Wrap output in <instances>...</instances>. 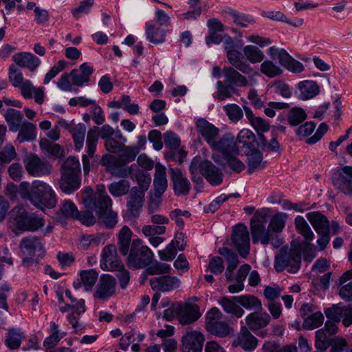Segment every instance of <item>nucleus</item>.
<instances>
[{"mask_svg":"<svg viewBox=\"0 0 352 352\" xmlns=\"http://www.w3.org/2000/svg\"><path fill=\"white\" fill-rule=\"evenodd\" d=\"M331 339L329 338V334L325 329H320L316 332L315 346L321 351H326L329 347Z\"/></svg>","mask_w":352,"mask_h":352,"instance_id":"nucleus-60","label":"nucleus"},{"mask_svg":"<svg viewBox=\"0 0 352 352\" xmlns=\"http://www.w3.org/2000/svg\"><path fill=\"white\" fill-rule=\"evenodd\" d=\"M249 84V81L247 79V84L245 85H239L232 82H229L227 80V78H225L223 81H218L217 82V91L216 92V98L218 100H225L227 98H230L232 96V94L236 91V89L234 87H247Z\"/></svg>","mask_w":352,"mask_h":352,"instance_id":"nucleus-31","label":"nucleus"},{"mask_svg":"<svg viewBox=\"0 0 352 352\" xmlns=\"http://www.w3.org/2000/svg\"><path fill=\"white\" fill-rule=\"evenodd\" d=\"M82 200L87 209L96 211L99 221L108 228L118 223V214L111 210L112 201L104 185H98L95 191L87 187L82 192Z\"/></svg>","mask_w":352,"mask_h":352,"instance_id":"nucleus-1","label":"nucleus"},{"mask_svg":"<svg viewBox=\"0 0 352 352\" xmlns=\"http://www.w3.org/2000/svg\"><path fill=\"white\" fill-rule=\"evenodd\" d=\"M8 76L10 82L14 87H19L25 82L22 72L14 64L9 67Z\"/></svg>","mask_w":352,"mask_h":352,"instance_id":"nucleus-61","label":"nucleus"},{"mask_svg":"<svg viewBox=\"0 0 352 352\" xmlns=\"http://www.w3.org/2000/svg\"><path fill=\"white\" fill-rule=\"evenodd\" d=\"M60 124L67 129L72 134L76 149L80 151L83 148L86 126L83 124H69L66 122H60Z\"/></svg>","mask_w":352,"mask_h":352,"instance_id":"nucleus-28","label":"nucleus"},{"mask_svg":"<svg viewBox=\"0 0 352 352\" xmlns=\"http://www.w3.org/2000/svg\"><path fill=\"white\" fill-rule=\"evenodd\" d=\"M61 177L59 181V186L63 192L71 194L78 190L80 186V176L60 173Z\"/></svg>","mask_w":352,"mask_h":352,"instance_id":"nucleus-35","label":"nucleus"},{"mask_svg":"<svg viewBox=\"0 0 352 352\" xmlns=\"http://www.w3.org/2000/svg\"><path fill=\"white\" fill-rule=\"evenodd\" d=\"M307 118L305 111L300 107H294L287 114V121L291 126H298Z\"/></svg>","mask_w":352,"mask_h":352,"instance_id":"nucleus-55","label":"nucleus"},{"mask_svg":"<svg viewBox=\"0 0 352 352\" xmlns=\"http://www.w3.org/2000/svg\"><path fill=\"white\" fill-rule=\"evenodd\" d=\"M222 313L219 309L213 307L206 315V329L207 331L221 321Z\"/></svg>","mask_w":352,"mask_h":352,"instance_id":"nucleus-64","label":"nucleus"},{"mask_svg":"<svg viewBox=\"0 0 352 352\" xmlns=\"http://www.w3.org/2000/svg\"><path fill=\"white\" fill-rule=\"evenodd\" d=\"M94 68L87 63L82 64L79 69H73L70 72L73 85L82 87L89 81L90 76L93 74Z\"/></svg>","mask_w":352,"mask_h":352,"instance_id":"nucleus-29","label":"nucleus"},{"mask_svg":"<svg viewBox=\"0 0 352 352\" xmlns=\"http://www.w3.org/2000/svg\"><path fill=\"white\" fill-rule=\"evenodd\" d=\"M153 186L154 195L160 198L168 187L166 168L160 163L155 164Z\"/></svg>","mask_w":352,"mask_h":352,"instance_id":"nucleus-24","label":"nucleus"},{"mask_svg":"<svg viewBox=\"0 0 352 352\" xmlns=\"http://www.w3.org/2000/svg\"><path fill=\"white\" fill-rule=\"evenodd\" d=\"M66 335L65 332L60 331L59 327L54 322H50V335L45 338L43 344L47 349L54 347L58 342Z\"/></svg>","mask_w":352,"mask_h":352,"instance_id":"nucleus-43","label":"nucleus"},{"mask_svg":"<svg viewBox=\"0 0 352 352\" xmlns=\"http://www.w3.org/2000/svg\"><path fill=\"white\" fill-rule=\"evenodd\" d=\"M301 250L292 244L289 248H281L275 256L274 269L278 272L287 270L289 273H296L301 265Z\"/></svg>","mask_w":352,"mask_h":352,"instance_id":"nucleus-5","label":"nucleus"},{"mask_svg":"<svg viewBox=\"0 0 352 352\" xmlns=\"http://www.w3.org/2000/svg\"><path fill=\"white\" fill-rule=\"evenodd\" d=\"M4 119L12 132H16L25 121L23 114L15 109L9 108L3 114Z\"/></svg>","mask_w":352,"mask_h":352,"instance_id":"nucleus-32","label":"nucleus"},{"mask_svg":"<svg viewBox=\"0 0 352 352\" xmlns=\"http://www.w3.org/2000/svg\"><path fill=\"white\" fill-rule=\"evenodd\" d=\"M271 317L261 311H254L245 317L247 328L252 331H256L266 327L270 322Z\"/></svg>","mask_w":352,"mask_h":352,"instance_id":"nucleus-21","label":"nucleus"},{"mask_svg":"<svg viewBox=\"0 0 352 352\" xmlns=\"http://www.w3.org/2000/svg\"><path fill=\"white\" fill-rule=\"evenodd\" d=\"M224 50L230 66L224 67L222 74L227 80L239 85H245L247 78L243 75H258L250 65L245 60L240 51L234 49V41L229 36H224Z\"/></svg>","mask_w":352,"mask_h":352,"instance_id":"nucleus-2","label":"nucleus"},{"mask_svg":"<svg viewBox=\"0 0 352 352\" xmlns=\"http://www.w3.org/2000/svg\"><path fill=\"white\" fill-rule=\"evenodd\" d=\"M236 154H231L225 157L223 164L228 166L232 170L240 173L245 168V164L242 161L236 157Z\"/></svg>","mask_w":352,"mask_h":352,"instance_id":"nucleus-63","label":"nucleus"},{"mask_svg":"<svg viewBox=\"0 0 352 352\" xmlns=\"http://www.w3.org/2000/svg\"><path fill=\"white\" fill-rule=\"evenodd\" d=\"M19 248L24 254L28 256H43L45 254L43 246L40 239L35 236H28L21 239L19 243Z\"/></svg>","mask_w":352,"mask_h":352,"instance_id":"nucleus-19","label":"nucleus"},{"mask_svg":"<svg viewBox=\"0 0 352 352\" xmlns=\"http://www.w3.org/2000/svg\"><path fill=\"white\" fill-rule=\"evenodd\" d=\"M201 158L195 157L192 159L189 170L192 175V180L197 184L203 183L202 170L201 169Z\"/></svg>","mask_w":352,"mask_h":352,"instance_id":"nucleus-56","label":"nucleus"},{"mask_svg":"<svg viewBox=\"0 0 352 352\" xmlns=\"http://www.w3.org/2000/svg\"><path fill=\"white\" fill-rule=\"evenodd\" d=\"M267 215L264 212H256L250 221V231L253 243L260 242L263 245L271 243L275 248L278 247L281 243L276 239L269 228H266Z\"/></svg>","mask_w":352,"mask_h":352,"instance_id":"nucleus-6","label":"nucleus"},{"mask_svg":"<svg viewBox=\"0 0 352 352\" xmlns=\"http://www.w3.org/2000/svg\"><path fill=\"white\" fill-rule=\"evenodd\" d=\"M130 189V183L125 179L113 182L108 186L109 192L113 197H122L126 195Z\"/></svg>","mask_w":352,"mask_h":352,"instance_id":"nucleus-51","label":"nucleus"},{"mask_svg":"<svg viewBox=\"0 0 352 352\" xmlns=\"http://www.w3.org/2000/svg\"><path fill=\"white\" fill-rule=\"evenodd\" d=\"M146 35L147 39L152 43L157 45L166 41V31L153 24L146 23Z\"/></svg>","mask_w":352,"mask_h":352,"instance_id":"nucleus-39","label":"nucleus"},{"mask_svg":"<svg viewBox=\"0 0 352 352\" xmlns=\"http://www.w3.org/2000/svg\"><path fill=\"white\" fill-rule=\"evenodd\" d=\"M144 202V192L138 187L131 189L127 198L126 208L130 217L136 218L139 216Z\"/></svg>","mask_w":352,"mask_h":352,"instance_id":"nucleus-15","label":"nucleus"},{"mask_svg":"<svg viewBox=\"0 0 352 352\" xmlns=\"http://www.w3.org/2000/svg\"><path fill=\"white\" fill-rule=\"evenodd\" d=\"M78 210L77 206L70 199L65 200L60 204L58 217L59 219H74Z\"/></svg>","mask_w":352,"mask_h":352,"instance_id":"nucleus-47","label":"nucleus"},{"mask_svg":"<svg viewBox=\"0 0 352 352\" xmlns=\"http://www.w3.org/2000/svg\"><path fill=\"white\" fill-rule=\"evenodd\" d=\"M21 94L25 99H30L34 96V101L41 104L44 102L45 94L43 87H36L30 80H26L19 87Z\"/></svg>","mask_w":352,"mask_h":352,"instance_id":"nucleus-27","label":"nucleus"},{"mask_svg":"<svg viewBox=\"0 0 352 352\" xmlns=\"http://www.w3.org/2000/svg\"><path fill=\"white\" fill-rule=\"evenodd\" d=\"M25 197L37 208L55 207L57 200L54 191L47 183L35 180L30 189L25 192Z\"/></svg>","mask_w":352,"mask_h":352,"instance_id":"nucleus-4","label":"nucleus"},{"mask_svg":"<svg viewBox=\"0 0 352 352\" xmlns=\"http://www.w3.org/2000/svg\"><path fill=\"white\" fill-rule=\"evenodd\" d=\"M104 240L105 235L104 234L83 235L80 238V245L83 250H88L103 243Z\"/></svg>","mask_w":352,"mask_h":352,"instance_id":"nucleus-46","label":"nucleus"},{"mask_svg":"<svg viewBox=\"0 0 352 352\" xmlns=\"http://www.w3.org/2000/svg\"><path fill=\"white\" fill-rule=\"evenodd\" d=\"M170 178L173 184V189L177 195H186L189 193L191 185L179 168H170Z\"/></svg>","mask_w":352,"mask_h":352,"instance_id":"nucleus-22","label":"nucleus"},{"mask_svg":"<svg viewBox=\"0 0 352 352\" xmlns=\"http://www.w3.org/2000/svg\"><path fill=\"white\" fill-rule=\"evenodd\" d=\"M13 60L19 67L28 68L30 72H34L41 63L38 58L27 52L16 54Z\"/></svg>","mask_w":352,"mask_h":352,"instance_id":"nucleus-30","label":"nucleus"},{"mask_svg":"<svg viewBox=\"0 0 352 352\" xmlns=\"http://www.w3.org/2000/svg\"><path fill=\"white\" fill-rule=\"evenodd\" d=\"M149 283L153 290L166 292L179 288L181 285V280L177 276L165 274L151 278Z\"/></svg>","mask_w":352,"mask_h":352,"instance_id":"nucleus-12","label":"nucleus"},{"mask_svg":"<svg viewBox=\"0 0 352 352\" xmlns=\"http://www.w3.org/2000/svg\"><path fill=\"white\" fill-rule=\"evenodd\" d=\"M261 72L268 78H274L282 74V69L271 60H265L261 64Z\"/></svg>","mask_w":352,"mask_h":352,"instance_id":"nucleus-58","label":"nucleus"},{"mask_svg":"<svg viewBox=\"0 0 352 352\" xmlns=\"http://www.w3.org/2000/svg\"><path fill=\"white\" fill-rule=\"evenodd\" d=\"M218 252L226 258L228 270L234 272L239 263L237 254L228 248H219Z\"/></svg>","mask_w":352,"mask_h":352,"instance_id":"nucleus-54","label":"nucleus"},{"mask_svg":"<svg viewBox=\"0 0 352 352\" xmlns=\"http://www.w3.org/2000/svg\"><path fill=\"white\" fill-rule=\"evenodd\" d=\"M132 232L130 228L124 226L119 231L118 236V245L120 254L123 256H126L129 253L132 241Z\"/></svg>","mask_w":352,"mask_h":352,"instance_id":"nucleus-37","label":"nucleus"},{"mask_svg":"<svg viewBox=\"0 0 352 352\" xmlns=\"http://www.w3.org/2000/svg\"><path fill=\"white\" fill-rule=\"evenodd\" d=\"M210 147L221 153L223 157L231 154H238L239 152L234 137L230 133L223 135L218 141L215 140Z\"/></svg>","mask_w":352,"mask_h":352,"instance_id":"nucleus-18","label":"nucleus"},{"mask_svg":"<svg viewBox=\"0 0 352 352\" xmlns=\"http://www.w3.org/2000/svg\"><path fill=\"white\" fill-rule=\"evenodd\" d=\"M265 162H263V154L258 150L252 151L248 155V171L252 173L262 170L265 167Z\"/></svg>","mask_w":352,"mask_h":352,"instance_id":"nucleus-44","label":"nucleus"},{"mask_svg":"<svg viewBox=\"0 0 352 352\" xmlns=\"http://www.w3.org/2000/svg\"><path fill=\"white\" fill-rule=\"evenodd\" d=\"M232 346H240L245 351H252L257 346V339L246 327H242L237 338L233 341Z\"/></svg>","mask_w":352,"mask_h":352,"instance_id":"nucleus-26","label":"nucleus"},{"mask_svg":"<svg viewBox=\"0 0 352 352\" xmlns=\"http://www.w3.org/2000/svg\"><path fill=\"white\" fill-rule=\"evenodd\" d=\"M23 164L28 175L35 177L47 176L53 169L50 162L34 153L27 155L23 159Z\"/></svg>","mask_w":352,"mask_h":352,"instance_id":"nucleus-9","label":"nucleus"},{"mask_svg":"<svg viewBox=\"0 0 352 352\" xmlns=\"http://www.w3.org/2000/svg\"><path fill=\"white\" fill-rule=\"evenodd\" d=\"M195 129L210 146L217 139L220 132L217 127L202 118L196 121Z\"/></svg>","mask_w":352,"mask_h":352,"instance_id":"nucleus-16","label":"nucleus"},{"mask_svg":"<svg viewBox=\"0 0 352 352\" xmlns=\"http://www.w3.org/2000/svg\"><path fill=\"white\" fill-rule=\"evenodd\" d=\"M17 131L18 135L16 140L20 143L32 142L35 140L36 138V125L27 120L23 123L21 126H20V129Z\"/></svg>","mask_w":352,"mask_h":352,"instance_id":"nucleus-36","label":"nucleus"},{"mask_svg":"<svg viewBox=\"0 0 352 352\" xmlns=\"http://www.w3.org/2000/svg\"><path fill=\"white\" fill-rule=\"evenodd\" d=\"M243 109L245 111V116L248 119L252 126L261 136V138L263 139V140L266 142V140L264 139V136L261 134L269 131L270 127L269 122L262 118L254 116L252 111L249 107L244 106Z\"/></svg>","mask_w":352,"mask_h":352,"instance_id":"nucleus-34","label":"nucleus"},{"mask_svg":"<svg viewBox=\"0 0 352 352\" xmlns=\"http://www.w3.org/2000/svg\"><path fill=\"white\" fill-rule=\"evenodd\" d=\"M232 243L243 258L250 253V236L247 226L243 223L237 224L233 229Z\"/></svg>","mask_w":352,"mask_h":352,"instance_id":"nucleus-10","label":"nucleus"},{"mask_svg":"<svg viewBox=\"0 0 352 352\" xmlns=\"http://www.w3.org/2000/svg\"><path fill=\"white\" fill-rule=\"evenodd\" d=\"M12 221L16 230L34 232L44 226L43 219L35 214H29L21 206H15L12 210Z\"/></svg>","mask_w":352,"mask_h":352,"instance_id":"nucleus-8","label":"nucleus"},{"mask_svg":"<svg viewBox=\"0 0 352 352\" xmlns=\"http://www.w3.org/2000/svg\"><path fill=\"white\" fill-rule=\"evenodd\" d=\"M295 227L298 232L304 237L305 241H311L314 239V234L302 217H296Z\"/></svg>","mask_w":352,"mask_h":352,"instance_id":"nucleus-49","label":"nucleus"},{"mask_svg":"<svg viewBox=\"0 0 352 352\" xmlns=\"http://www.w3.org/2000/svg\"><path fill=\"white\" fill-rule=\"evenodd\" d=\"M233 299L246 309L262 311L261 300L254 295L245 294L234 296Z\"/></svg>","mask_w":352,"mask_h":352,"instance_id":"nucleus-40","label":"nucleus"},{"mask_svg":"<svg viewBox=\"0 0 352 352\" xmlns=\"http://www.w3.org/2000/svg\"><path fill=\"white\" fill-rule=\"evenodd\" d=\"M300 91V98L302 100L313 98L320 92L318 84L314 80L301 81L298 85Z\"/></svg>","mask_w":352,"mask_h":352,"instance_id":"nucleus-38","label":"nucleus"},{"mask_svg":"<svg viewBox=\"0 0 352 352\" xmlns=\"http://www.w3.org/2000/svg\"><path fill=\"white\" fill-rule=\"evenodd\" d=\"M307 217L318 234L329 232V223L327 217L320 212H311Z\"/></svg>","mask_w":352,"mask_h":352,"instance_id":"nucleus-33","label":"nucleus"},{"mask_svg":"<svg viewBox=\"0 0 352 352\" xmlns=\"http://www.w3.org/2000/svg\"><path fill=\"white\" fill-rule=\"evenodd\" d=\"M208 331L218 337L223 338L230 335V333H232L233 329L226 322L220 321L208 329Z\"/></svg>","mask_w":352,"mask_h":352,"instance_id":"nucleus-62","label":"nucleus"},{"mask_svg":"<svg viewBox=\"0 0 352 352\" xmlns=\"http://www.w3.org/2000/svg\"><path fill=\"white\" fill-rule=\"evenodd\" d=\"M98 126H94L87 132L86 141L87 155H83L82 157L83 170L85 175H87L90 170L89 160L88 157H94L98 140Z\"/></svg>","mask_w":352,"mask_h":352,"instance_id":"nucleus-17","label":"nucleus"},{"mask_svg":"<svg viewBox=\"0 0 352 352\" xmlns=\"http://www.w3.org/2000/svg\"><path fill=\"white\" fill-rule=\"evenodd\" d=\"M243 54L247 60L252 64L261 63L265 58L264 53L258 47L252 45L245 46Z\"/></svg>","mask_w":352,"mask_h":352,"instance_id":"nucleus-48","label":"nucleus"},{"mask_svg":"<svg viewBox=\"0 0 352 352\" xmlns=\"http://www.w3.org/2000/svg\"><path fill=\"white\" fill-rule=\"evenodd\" d=\"M76 175L80 176V166L79 161L74 157H69L63 163L60 173Z\"/></svg>","mask_w":352,"mask_h":352,"instance_id":"nucleus-52","label":"nucleus"},{"mask_svg":"<svg viewBox=\"0 0 352 352\" xmlns=\"http://www.w3.org/2000/svg\"><path fill=\"white\" fill-rule=\"evenodd\" d=\"M40 147L42 150H45L52 156L61 157L63 150L61 146L57 144L50 142L46 138L40 140Z\"/></svg>","mask_w":352,"mask_h":352,"instance_id":"nucleus-59","label":"nucleus"},{"mask_svg":"<svg viewBox=\"0 0 352 352\" xmlns=\"http://www.w3.org/2000/svg\"><path fill=\"white\" fill-rule=\"evenodd\" d=\"M80 278L85 289L89 292L92 290L98 280V273L94 270H82L80 272Z\"/></svg>","mask_w":352,"mask_h":352,"instance_id":"nucleus-50","label":"nucleus"},{"mask_svg":"<svg viewBox=\"0 0 352 352\" xmlns=\"http://www.w3.org/2000/svg\"><path fill=\"white\" fill-rule=\"evenodd\" d=\"M100 267L103 270L115 271L123 269V263L119 258L117 248L113 244L105 246L102 252Z\"/></svg>","mask_w":352,"mask_h":352,"instance_id":"nucleus-11","label":"nucleus"},{"mask_svg":"<svg viewBox=\"0 0 352 352\" xmlns=\"http://www.w3.org/2000/svg\"><path fill=\"white\" fill-rule=\"evenodd\" d=\"M201 316L199 307L196 304H179V322L182 324H189L197 320Z\"/></svg>","mask_w":352,"mask_h":352,"instance_id":"nucleus-23","label":"nucleus"},{"mask_svg":"<svg viewBox=\"0 0 352 352\" xmlns=\"http://www.w3.org/2000/svg\"><path fill=\"white\" fill-rule=\"evenodd\" d=\"M146 272L149 275H165L169 274L171 271L170 266L166 263L159 261L152 263L147 266Z\"/></svg>","mask_w":352,"mask_h":352,"instance_id":"nucleus-57","label":"nucleus"},{"mask_svg":"<svg viewBox=\"0 0 352 352\" xmlns=\"http://www.w3.org/2000/svg\"><path fill=\"white\" fill-rule=\"evenodd\" d=\"M333 185L345 195L352 196V166H344L333 177Z\"/></svg>","mask_w":352,"mask_h":352,"instance_id":"nucleus-14","label":"nucleus"},{"mask_svg":"<svg viewBox=\"0 0 352 352\" xmlns=\"http://www.w3.org/2000/svg\"><path fill=\"white\" fill-rule=\"evenodd\" d=\"M24 338V333L21 329L12 328L8 331L5 344L10 349L16 350L20 347Z\"/></svg>","mask_w":352,"mask_h":352,"instance_id":"nucleus-41","label":"nucleus"},{"mask_svg":"<svg viewBox=\"0 0 352 352\" xmlns=\"http://www.w3.org/2000/svg\"><path fill=\"white\" fill-rule=\"evenodd\" d=\"M204 337L197 331H188L182 338V352H202Z\"/></svg>","mask_w":352,"mask_h":352,"instance_id":"nucleus-13","label":"nucleus"},{"mask_svg":"<svg viewBox=\"0 0 352 352\" xmlns=\"http://www.w3.org/2000/svg\"><path fill=\"white\" fill-rule=\"evenodd\" d=\"M236 301L232 298L227 297H221L219 300V303L221 305L223 310L228 314L235 316L236 318H241L243 314V309L236 304Z\"/></svg>","mask_w":352,"mask_h":352,"instance_id":"nucleus-45","label":"nucleus"},{"mask_svg":"<svg viewBox=\"0 0 352 352\" xmlns=\"http://www.w3.org/2000/svg\"><path fill=\"white\" fill-rule=\"evenodd\" d=\"M122 152L116 159L114 156H103L101 160L102 165L107 166V170L118 177H126L131 174V169L123 165L132 162L138 154V149L133 146H126L120 151Z\"/></svg>","mask_w":352,"mask_h":352,"instance_id":"nucleus-3","label":"nucleus"},{"mask_svg":"<svg viewBox=\"0 0 352 352\" xmlns=\"http://www.w3.org/2000/svg\"><path fill=\"white\" fill-rule=\"evenodd\" d=\"M127 265L133 269H142L148 266L153 258V253L140 239L132 240V243L127 254Z\"/></svg>","mask_w":352,"mask_h":352,"instance_id":"nucleus-7","label":"nucleus"},{"mask_svg":"<svg viewBox=\"0 0 352 352\" xmlns=\"http://www.w3.org/2000/svg\"><path fill=\"white\" fill-rule=\"evenodd\" d=\"M126 142V138L123 136L120 130H117L115 138L111 137L104 141V146L109 152L116 153L122 150Z\"/></svg>","mask_w":352,"mask_h":352,"instance_id":"nucleus-42","label":"nucleus"},{"mask_svg":"<svg viewBox=\"0 0 352 352\" xmlns=\"http://www.w3.org/2000/svg\"><path fill=\"white\" fill-rule=\"evenodd\" d=\"M201 169L202 170V176H204L211 185L217 186L222 182V173L219 168L216 167L212 162L203 161L201 160Z\"/></svg>","mask_w":352,"mask_h":352,"instance_id":"nucleus-25","label":"nucleus"},{"mask_svg":"<svg viewBox=\"0 0 352 352\" xmlns=\"http://www.w3.org/2000/svg\"><path fill=\"white\" fill-rule=\"evenodd\" d=\"M116 279L109 275L104 274L100 278V282L94 294V296L100 300H105L114 294L116 291Z\"/></svg>","mask_w":352,"mask_h":352,"instance_id":"nucleus-20","label":"nucleus"},{"mask_svg":"<svg viewBox=\"0 0 352 352\" xmlns=\"http://www.w3.org/2000/svg\"><path fill=\"white\" fill-rule=\"evenodd\" d=\"M324 322V316L320 311L308 316L304 320L302 327L305 329L311 330L320 327Z\"/></svg>","mask_w":352,"mask_h":352,"instance_id":"nucleus-53","label":"nucleus"}]
</instances>
